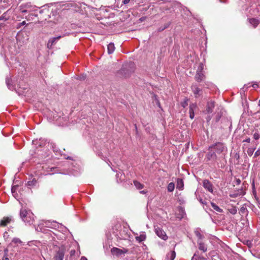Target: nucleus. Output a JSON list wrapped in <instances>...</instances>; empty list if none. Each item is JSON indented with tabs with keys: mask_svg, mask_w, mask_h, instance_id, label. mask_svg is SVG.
<instances>
[{
	"mask_svg": "<svg viewBox=\"0 0 260 260\" xmlns=\"http://www.w3.org/2000/svg\"><path fill=\"white\" fill-rule=\"evenodd\" d=\"M134 184L138 189H141L144 187V185L138 181H134Z\"/></svg>",
	"mask_w": 260,
	"mask_h": 260,
	"instance_id": "29",
	"label": "nucleus"
},
{
	"mask_svg": "<svg viewBox=\"0 0 260 260\" xmlns=\"http://www.w3.org/2000/svg\"><path fill=\"white\" fill-rule=\"evenodd\" d=\"M17 188H18V186L17 185H14V186H13L12 187L11 191H12V193H13V195L14 197H15L14 193L16 192Z\"/></svg>",
	"mask_w": 260,
	"mask_h": 260,
	"instance_id": "38",
	"label": "nucleus"
},
{
	"mask_svg": "<svg viewBox=\"0 0 260 260\" xmlns=\"http://www.w3.org/2000/svg\"><path fill=\"white\" fill-rule=\"evenodd\" d=\"M76 252V251L75 250H72L71 251H70V255H73L75 254Z\"/></svg>",
	"mask_w": 260,
	"mask_h": 260,
	"instance_id": "48",
	"label": "nucleus"
},
{
	"mask_svg": "<svg viewBox=\"0 0 260 260\" xmlns=\"http://www.w3.org/2000/svg\"><path fill=\"white\" fill-rule=\"evenodd\" d=\"M35 173L36 174V175H46V174L45 173V172L44 171L43 172H41L40 173L36 172Z\"/></svg>",
	"mask_w": 260,
	"mask_h": 260,
	"instance_id": "45",
	"label": "nucleus"
},
{
	"mask_svg": "<svg viewBox=\"0 0 260 260\" xmlns=\"http://www.w3.org/2000/svg\"><path fill=\"white\" fill-rule=\"evenodd\" d=\"M215 107V102L213 101H209L208 102L206 111L207 113H211L213 111Z\"/></svg>",
	"mask_w": 260,
	"mask_h": 260,
	"instance_id": "11",
	"label": "nucleus"
},
{
	"mask_svg": "<svg viewBox=\"0 0 260 260\" xmlns=\"http://www.w3.org/2000/svg\"><path fill=\"white\" fill-rule=\"evenodd\" d=\"M205 79V75L203 72L200 71H197V73L195 76V79L198 82H201Z\"/></svg>",
	"mask_w": 260,
	"mask_h": 260,
	"instance_id": "17",
	"label": "nucleus"
},
{
	"mask_svg": "<svg viewBox=\"0 0 260 260\" xmlns=\"http://www.w3.org/2000/svg\"><path fill=\"white\" fill-rule=\"evenodd\" d=\"M203 187L211 193L213 192V186L208 180H204L203 182Z\"/></svg>",
	"mask_w": 260,
	"mask_h": 260,
	"instance_id": "10",
	"label": "nucleus"
},
{
	"mask_svg": "<svg viewBox=\"0 0 260 260\" xmlns=\"http://www.w3.org/2000/svg\"><path fill=\"white\" fill-rule=\"evenodd\" d=\"M229 212L233 215H235L237 212V210L236 207H232V208L228 209Z\"/></svg>",
	"mask_w": 260,
	"mask_h": 260,
	"instance_id": "32",
	"label": "nucleus"
},
{
	"mask_svg": "<svg viewBox=\"0 0 260 260\" xmlns=\"http://www.w3.org/2000/svg\"><path fill=\"white\" fill-rule=\"evenodd\" d=\"M135 238L137 241L141 242L145 240L146 238V235L145 232H141L140 233V235L138 236V234H136Z\"/></svg>",
	"mask_w": 260,
	"mask_h": 260,
	"instance_id": "15",
	"label": "nucleus"
},
{
	"mask_svg": "<svg viewBox=\"0 0 260 260\" xmlns=\"http://www.w3.org/2000/svg\"><path fill=\"white\" fill-rule=\"evenodd\" d=\"M199 201H200V202L201 204H203V205H205V204H206V202L205 200H203V199H199Z\"/></svg>",
	"mask_w": 260,
	"mask_h": 260,
	"instance_id": "46",
	"label": "nucleus"
},
{
	"mask_svg": "<svg viewBox=\"0 0 260 260\" xmlns=\"http://www.w3.org/2000/svg\"><path fill=\"white\" fill-rule=\"evenodd\" d=\"M63 36H58L56 37H53L48 41L47 43V47L48 48H51L52 46L56 43V42L59 40Z\"/></svg>",
	"mask_w": 260,
	"mask_h": 260,
	"instance_id": "13",
	"label": "nucleus"
},
{
	"mask_svg": "<svg viewBox=\"0 0 260 260\" xmlns=\"http://www.w3.org/2000/svg\"><path fill=\"white\" fill-rule=\"evenodd\" d=\"M134 71V64L133 62H129L123 64L120 74L123 75L125 77Z\"/></svg>",
	"mask_w": 260,
	"mask_h": 260,
	"instance_id": "5",
	"label": "nucleus"
},
{
	"mask_svg": "<svg viewBox=\"0 0 260 260\" xmlns=\"http://www.w3.org/2000/svg\"><path fill=\"white\" fill-rule=\"evenodd\" d=\"M210 147L211 149L215 152L219 159L224 157L227 151V148L223 143H217Z\"/></svg>",
	"mask_w": 260,
	"mask_h": 260,
	"instance_id": "4",
	"label": "nucleus"
},
{
	"mask_svg": "<svg viewBox=\"0 0 260 260\" xmlns=\"http://www.w3.org/2000/svg\"><path fill=\"white\" fill-rule=\"evenodd\" d=\"M108 52L109 54H112L115 50L114 44L113 43H110L108 45L107 47Z\"/></svg>",
	"mask_w": 260,
	"mask_h": 260,
	"instance_id": "25",
	"label": "nucleus"
},
{
	"mask_svg": "<svg viewBox=\"0 0 260 260\" xmlns=\"http://www.w3.org/2000/svg\"><path fill=\"white\" fill-rule=\"evenodd\" d=\"M26 23V22L25 21H22V22H20V23H18L17 24H16V28L17 29H20L21 28V27L24 25H25Z\"/></svg>",
	"mask_w": 260,
	"mask_h": 260,
	"instance_id": "34",
	"label": "nucleus"
},
{
	"mask_svg": "<svg viewBox=\"0 0 260 260\" xmlns=\"http://www.w3.org/2000/svg\"><path fill=\"white\" fill-rule=\"evenodd\" d=\"M37 181L35 178H33L31 180L28 181L27 183V186L28 187H33L36 186Z\"/></svg>",
	"mask_w": 260,
	"mask_h": 260,
	"instance_id": "28",
	"label": "nucleus"
},
{
	"mask_svg": "<svg viewBox=\"0 0 260 260\" xmlns=\"http://www.w3.org/2000/svg\"><path fill=\"white\" fill-rule=\"evenodd\" d=\"M197 108V105L195 103H192L189 105V117L192 119L194 117V110Z\"/></svg>",
	"mask_w": 260,
	"mask_h": 260,
	"instance_id": "16",
	"label": "nucleus"
},
{
	"mask_svg": "<svg viewBox=\"0 0 260 260\" xmlns=\"http://www.w3.org/2000/svg\"><path fill=\"white\" fill-rule=\"evenodd\" d=\"M38 168H41V166H38Z\"/></svg>",
	"mask_w": 260,
	"mask_h": 260,
	"instance_id": "59",
	"label": "nucleus"
},
{
	"mask_svg": "<svg viewBox=\"0 0 260 260\" xmlns=\"http://www.w3.org/2000/svg\"><path fill=\"white\" fill-rule=\"evenodd\" d=\"M64 252L63 249H59L56 252L54 258L55 260H63L64 258Z\"/></svg>",
	"mask_w": 260,
	"mask_h": 260,
	"instance_id": "14",
	"label": "nucleus"
},
{
	"mask_svg": "<svg viewBox=\"0 0 260 260\" xmlns=\"http://www.w3.org/2000/svg\"><path fill=\"white\" fill-rule=\"evenodd\" d=\"M20 14L21 13V17L24 18V16L30 12H36L38 11V8L35 5H32L30 3L22 4L19 7Z\"/></svg>",
	"mask_w": 260,
	"mask_h": 260,
	"instance_id": "2",
	"label": "nucleus"
},
{
	"mask_svg": "<svg viewBox=\"0 0 260 260\" xmlns=\"http://www.w3.org/2000/svg\"><path fill=\"white\" fill-rule=\"evenodd\" d=\"M198 244L199 245V249L200 250L202 251L203 252H206L207 251V245L202 241H198Z\"/></svg>",
	"mask_w": 260,
	"mask_h": 260,
	"instance_id": "19",
	"label": "nucleus"
},
{
	"mask_svg": "<svg viewBox=\"0 0 260 260\" xmlns=\"http://www.w3.org/2000/svg\"><path fill=\"white\" fill-rule=\"evenodd\" d=\"M44 10H45L44 9L41 10L39 11V13L42 14L44 12Z\"/></svg>",
	"mask_w": 260,
	"mask_h": 260,
	"instance_id": "52",
	"label": "nucleus"
},
{
	"mask_svg": "<svg viewBox=\"0 0 260 260\" xmlns=\"http://www.w3.org/2000/svg\"><path fill=\"white\" fill-rule=\"evenodd\" d=\"M258 105L260 106V100L258 102Z\"/></svg>",
	"mask_w": 260,
	"mask_h": 260,
	"instance_id": "58",
	"label": "nucleus"
},
{
	"mask_svg": "<svg viewBox=\"0 0 260 260\" xmlns=\"http://www.w3.org/2000/svg\"><path fill=\"white\" fill-rule=\"evenodd\" d=\"M3 260H9L7 257H4Z\"/></svg>",
	"mask_w": 260,
	"mask_h": 260,
	"instance_id": "54",
	"label": "nucleus"
},
{
	"mask_svg": "<svg viewBox=\"0 0 260 260\" xmlns=\"http://www.w3.org/2000/svg\"><path fill=\"white\" fill-rule=\"evenodd\" d=\"M251 83H248L247 84H245L243 87L240 89V93L244 94L245 91L249 88V87H251Z\"/></svg>",
	"mask_w": 260,
	"mask_h": 260,
	"instance_id": "23",
	"label": "nucleus"
},
{
	"mask_svg": "<svg viewBox=\"0 0 260 260\" xmlns=\"http://www.w3.org/2000/svg\"><path fill=\"white\" fill-rule=\"evenodd\" d=\"M195 234H196V235L197 236V237L198 238V239L199 240H202L203 238V237H204L203 235H202L200 233V232H199L198 231H195Z\"/></svg>",
	"mask_w": 260,
	"mask_h": 260,
	"instance_id": "37",
	"label": "nucleus"
},
{
	"mask_svg": "<svg viewBox=\"0 0 260 260\" xmlns=\"http://www.w3.org/2000/svg\"><path fill=\"white\" fill-rule=\"evenodd\" d=\"M5 26V24L3 23L0 24V29H2V27H4Z\"/></svg>",
	"mask_w": 260,
	"mask_h": 260,
	"instance_id": "51",
	"label": "nucleus"
},
{
	"mask_svg": "<svg viewBox=\"0 0 260 260\" xmlns=\"http://www.w3.org/2000/svg\"><path fill=\"white\" fill-rule=\"evenodd\" d=\"M12 242H13L14 243H19L21 242V241L19 239H18L17 238H14L12 240Z\"/></svg>",
	"mask_w": 260,
	"mask_h": 260,
	"instance_id": "41",
	"label": "nucleus"
},
{
	"mask_svg": "<svg viewBox=\"0 0 260 260\" xmlns=\"http://www.w3.org/2000/svg\"><path fill=\"white\" fill-rule=\"evenodd\" d=\"M80 260H87V259L85 256H82Z\"/></svg>",
	"mask_w": 260,
	"mask_h": 260,
	"instance_id": "50",
	"label": "nucleus"
},
{
	"mask_svg": "<svg viewBox=\"0 0 260 260\" xmlns=\"http://www.w3.org/2000/svg\"><path fill=\"white\" fill-rule=\"evenodd\" d=\"M20 216L25 223L29 225L33 223L34 215L30 210L22 208L20 211Z\"/></svg>",
	"mask_w": 260,
	"mask_h": 260,
	"instance_id": "3",
	"label": "nucleus"
},
{
	"mask_svg": "<svg viewBox=\"0 0 260 260\" xmlns=\"http://www.w3.org/2000/svg\"><path fill=\"white\" fill-rule=\"evenodd\" d=\"M250 138H248L247 139H246L245 140L243 141V142H247V143H250Z\"/></svg>",
	"mask_w": 260,
	"mask_h": 260,
	"instance_id": "47",
	"label": "nucleus"
},
{
	"mask_svg": "<svg viewBox=\"0 0 260 260\" xmlns=\"http://www.w3.org/2000/svg\"><path fill=\"white\" fill-rule=\"evenodd\" d=\"M176 187L180 190H182L184 188V182L182 179L178 178L176 181Z\"/></svg>",
	"mask_w": 260,
	"mask_h": 260,
	"instance_id": "20",
	"label": "nucleus"
},
{
	"mask_svg": "<svg viewBox=\"0 0 260 260\" xmlns=\"http://www.w3.org/2000/svg\"><path fill=\"white\" fill-rule=\"evenodd\" d=\"M28 38L26 37V38H22V36L20 33L17 34L16 37L17 44L18 46H22L26 44L27 42Z\"/></svg>",
	"mask_w": 260,
	"mask_h": 260,
	"instance_id": "9",
	"label": "nucleus"
},
{
	"mask_svg": "<svg viewBox=\"0 0 260 260\" xmlns=\"http://www.w3.org/2000/svg\"><path fill=\"white\" fill-rule=\"evenodd\" d=\"M43 227H47L51 229H60L62 232H66L67 229L62 224L57 222L56 221H50V220H43L36 228V230L37 231L44 232L43 230Z\"/></svg>",
	"mask_w": 260,
	"mask_h": 260,
	"instance_id": "1",
	"label": "nucleus"
},
{
	"mask_svg": "<svg viewBox=\"0 0 260 260\" xmlns=\"http://www.w3.org/2000/svg\"><path fill=\"white\" fill-rule=\"evenodd\" d=\"M36 12H30L28 13L27 15H25L24 17L27 20V21H31L33 20L34 19L35 17H36L38 16V13Z\"/></svg>",
	"mask_w": 260,
	"mask_h": 260,
	"instance_id": "18",
	"label": "nucleus"
},
{
	"mask_svg": "<svg viewBox=\"0 0 260 260\" xmlns=\"http://www.w3.org/2000/svg\"><path fill=\"white\" fill-rule=\"evenodd\" d=\"M255 149V148H248L247 151L248 155L249 156H251L253 154Z\"/></svg>",
	"mask_w": 260,
	"mask_h": 260,
	"instance_id": "36",
	"label": "nucleus"
},
{
	"mask_svg": "<svg viewBox=\"0 0 260 260\" xmlns=\"http://www.w3.org/2000/svg\"><path fill=\"white\" fill-rule=\"evenodd\" d=\"M130 0H123V3L125 5L126 4H127L128 3H129Z\"/></svg>",
	"mask_w": 260,
	"mask_h": 260,
	"instance_id": "49",
	"label": "nucleus"
},
{
	"mask_svg": "<svg viewBox=\"0 0 260 260\" xmlns=\"http://www.w3.org/2000/svg\"><path fill=\"white\" fill-rule=\"evenodd\" d=\"M203 69L204 65L202 63H201L199 64L197 71H200L201 72H203Z\"/></svg>",
	"mask_w": 260,
	"mask_h": 260,
	"instance_id": "39",
	"label": "nucleus"
},
{
	"mask_svg": "<svg viewBox=\"0 0 260 260\" xmlns=\"http://www.w3.org/2000/svg\"><path fill=\"white\" fill-rule=\"evenodd\" d=\"M128 250L125 248L119 249L116 247H113L111 249V253L113 255L120 256L122 254L127 253Z\"/></svg>",
	"mask_w": 260,
	"mask_h": 260,
	"instance_id": "8",
	"label": "nucleus"
},
{
	"mask_svg": "<svg viewBox=\"0 0 260 260\" xmlns=\"http://www.w3.org/2000/svg\"><path fill=\"white\" fill-rule=\"evenodd\" d=\"M187 101H188V99H186V100L185 101H184L183 103H182L181 104V105L183 107H185L187 105Z\"/></svg>",
	"mask_w": 260,
	"mask_h": 260,
	"instance_id": "44",
	"label": "nucleus"
},
{
	"mask_svg": "<svg viewBox=\"0 0 260 260\" xmlns=\"http://www.w3.org/2000/svg\"><path fill=\"white\" fill-rule=\"evenodd\" d=\"M6 84H7V86L9 89L13 90L14 89V87L12 84H11L10 81L9 79H6Z\"/></svg>",
	"mask_w": 260,
	"mask_h": 260,
	"instance_id": "35",
	"label": "nucleus"
},
{
	"mask_svg": "<svg viewBox=\"0 0 260 260\" xmlns=\"http://www.w3.org/2000/svg\"><path fill=\"white\" fill-rule=\"evenodd\" d=\"M206 159L207 161L213 160L214 161L219 159L215 152L211 149L210 146L209 148V152L206 155Z\"/></svg>",
	"mask_w": 260,
	"mask_h": 260,
	"instance_id": "6",
	"label": "nucleus"
},
{
	"mask_svg": "<svg viewBox=\"0 0 260 260\" xmlns=\"http://www.w3.org/2000/svg\"><path fill=\"white\" fill-rule=\"evenodd\" d=\"M211 205L212 207L217 212L221 213L223 212V210L221 209L219 207H218L216 204L214 203L211 202Z\"/></svg>",
	"mask_w": 260,
	"mask_h": 260,
	"instance_id": "27",
	"label": "nucleus"
},
{
	"mask_svg": "<svg viewBox=\"0 0 260 260\" xmlns=\"http://www.w3.org/2000/svg\"><path fill=\"white\" fill-rule=\"evenodd\" d=\"M176 257L175 251H171L167 254V258L170 260H174Z\"/></svg>",
	"mask_w": 260,
	"mask_h": 260,
	"instance_id": "26",
	"label": "nucleus"
},
{
	"mask_svg": "<svg viewBox=\"0 0 260 260\" xmlns=\"http://www.w3.org/2000/svg\"><path fill=\"white\" fill-rule=\"evenodd\" d=\"M155 233L159 238L163 240H165L167 239L166 233L159 228L155 229Z\"/></svg>",
	"mask_w": 260,
	"mask_h": 260,
	"instance_id": "12",
	"label": "nucleus"
},
{
	"mask_svg": "<svg viewBox=\"0 0 260 260\" xmlns=\"http://www.w3.org/2000/svg\"><path fill=\"white\" fill-rule=\"evenodd\" d=\"M191 88L196 98H198L202 95V90L196 84H192Z\"/></svg>",
	"mask_w": 260,
	"mask_h": 260,
	"instance_id": "7",
	"label": "nucleus"
},
{
	"mask_svg": "<svg viewBox=\"0 0 260 260\" xmlns=\"http://www.w3.org/2000/svg\"><path fill=\"white\" fill-rule=\"evenodd\" d=\"M9 17L7 16V12H5L0 17V20L6 21L9 19Z\"/></svg>",
	"mask_w": 260,
	"mask_h": 260,
	"instance_id": "33",
	"label": "nucleus"
},
{
	"mask_svg": "<svg viewBox=\"0 0 260 260\" xmlns=\"http://www.w3.org/2000/svg\"><path fill=\"white\" fill-rule=\"evenodd\" d=\"M11 218L9 217H4L0 221V226H5L10 223Z\"/></svg>",
	"mask_w": 260,
	"mask_h": 260,
	"instance_id": "21",
	"label": "nucleus"
},
{
	"mask_svg": "<svg viewBox=\"0 0 260 260\" xmlns=\"http://www.w3.org/2000/svg\"><path fill=\"white\" fill-rule=\"evenodd\" d=\"M249 22L255 28L258 25L259 21L255 18H251L249 19Z\"/></svg>",
	"mask_w": 260,
	"mask_h": 260,
	"instance_id": "24",
	"label": "nucleus"
},
{
	"mask_svg": "<svg viewBox=\"0 0 260 260\" xmlns=\"http://www.w3.org/2000/svg\"><path fill=\"white\" fill-rule=\"evenodd\" d=\"M260 138V135L258 133H255L253 135V138L257 140L258 139H259Z\"/></svg>",
	"mask_w": 260,
	"mask_h": 260,
	"instance_id": "40",
	"label": "nucleus"
},
{
	"mask_svg": "<svg viewBox=\"0 0 260 260\" xmlns=\"http://www.w3.org/2000/svg\"><path fill=\"white\" fill-rule=\"evenodd\" d=\"M140 193H142V194H145L146 193V191H144V190H142V191H140Z\"/></svg>",
	"mask_w": 260,
	"mask_h": 260,
	"instance_id": "53",
	"label": "nucleus"
},
{
	"mask_svg": "<svg viewBox=\"0 0 260 260\" xmlns=\"http://www.w3.org/2000/svg\"><path fill=\"white\" fill-rule=\"evenodd\" d=\"M230 197H232V198H234V197H235L236 196H235L234 194H230Z\"/></svg>",
	"mask_w": 260,
	"mask_h": 260,
	"instance_id": "55",
	"label": "nucleus"
},
{
	"mask_svg": "<svg viewBox=\"0 0 260 260\" xmlns=\"http://www.w3.org/2000/svg\"><path fill=\"white\" fill-rule=\"evenodd\" d=\"M41 168H42V169H43V170H44V168H45V166H43L41 167Z\"/></svg>",
	"mask_w": 260,
	"mask_h": 260,
	"instance_id": "57",
	"label": "nucleus"
},
{
	"mask_svg": "<svg viewBox=\"0 0 260 260\" xmlns=\"http://www.w3.org/2000/svg\"><path fill=\"white\" fill-rule=\"evenodd\" d=\"M175 188V185L173 182L170 183L168 186H167V189L169 192H172Z\"/></svg>",
	"mask_w": 260,
	"mask_h": 260,
	"instance_id": "30",
	"label": "nucleus"
},
{
	"mask_svg": "<svg viewBox=\"0 0 260 260\" xmlns=\"http://www.w3.org/2000/svg\"><path fill=\"white\" fill-rule=\"evenodd\" d=\"M202 259H203V257L200 256L196 252L192 257L191 260H201Z\"/></svg>",
	"mask_w": 260,
	"mask_h": 260,
	"instance_id": "31",
	"label": "nucleus"
},
{
	"mask_svg": "<svg viewBox=\"0 0 260 260\" xmlns=\"http://www.w3.org/2000/svg\"><path fill=\"white\" fill-rule=\"evenodd\" d=\"M122 232V231H121L120 232V235H121V237H120V238L121 239H126L128 237V236L127 235V234H124V236H123V235H122V234H121Z\"/></svg>",
	"mask_w": 260,
	"mask_h": 260,
	"instance_id": "43",
	"label": "nucleus"
},
{
	"mask_svg": "<svg viewBox=\"0 0 260 260\" xmlns=\"http://www.w3.org/2000/svg\"><path fill=\"white\" fill-rule=\"evenodd\" d=\"M144 18H141L140 19V20L141 21H143V20H144Z\"/></svg>",
	"mask_w": 260,
	"mask_h": 260,
	"instance_id": "56",
	"label": "nucleus"
},
{
	"mask_svg": "<svg viewBox=\"0 0 260 260\" xmlns=\"http://www.w3.org/2000/svg\"><path fill=\"white\" fill-rule=\"evenodd\" d=\"M260 155V148H258L254 153V157H256Z\"/></svg>",
	"mask_w": 260,
	"mask_h": 260,
	"instance_id": "42",
	"label": "nucleus"
},
{
	"mask_svg": "<svg viewBox=\"0 0 260 260\" xmlns=\"http://www.w3.org/2000/svg\"><path fill=\"white\" fill-rule=\"evenodd\" d=\"M239 214L242 215H248V210L246 208V206L245 205H243L240 209Z\"/></svg>",
	"mask_w": 260,
	"mask_h": 260,
	"instance_id": "22",
	"label": "nucleus"
}]
</instances>
